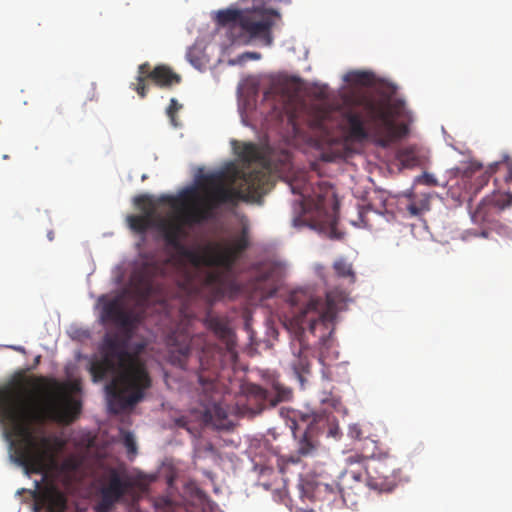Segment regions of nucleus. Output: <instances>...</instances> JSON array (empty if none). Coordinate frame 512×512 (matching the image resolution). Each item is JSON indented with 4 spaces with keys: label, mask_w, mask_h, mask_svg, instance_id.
<instances>
[{
    "label": "nucleus",
    "mask_w": 512,
    "mask_h": 512,
    "mask_svg": "<svg viewBox=\"0 0 512 512\" xmlns=\"http://www.w3.org/2000/svg\"><path fill=\"white\" fill-rule=\"evenodd\" d=\"M27 383L33 391L23 381L0 387V424L14 449L15 461L27 474L42 475L44 484L37 485L36 505L46 512H65L67 496L50 473L54 465L50 440L36 436L33 425L47 418L69 425L79 417L82 405L54 379L33 377Z\"/></svg>",
    "instance_id": "f257e3e1"
},
{
    "label": "nucleus",
    "mask_w": 512,
    "mask_h": 512,
    "mask_svg": "<svg viewBox=\"0 0 512 512\" xmlns=\"http://www.w3.org/2000/svg\"><path fill=\"white\" fill-rule=\"evenodd\" d=\"M206 199L202 204L195 203L185 209L181 221L161 219L157 228L167 246L194 268L221 267L231 270L242 253L249 247V230L243 226L236 236L207 245L203 250L189 248L183 244L186 236L183 225L203 223L213 217V210L222 204L236 205L239 201L256 200L265 192L266 175L261 171L243 174L240 181L225 183V174L213 173L204 177Z\"/></svg>",
    "instance_id": "f03ea898"
},
{
    "label": "nucleus",
    "mask_w": 512,
    "mask_h": 512,
    "mask_svg": "<svg viewBox=\"0 0 512 512\" xmlns=\"http://www.w3.org/2000/svg\"><path fill=\"white\" fill-rule=\"evenodd\" d=\"M398 104L386 93L346 97L341 106L312 105L307 112L310 128L327 143L340 140L362 142L370 136L388 147L405 137L406 124H397Z\"/></svg>",
    "instance_id": "7ed1b4c3"
},
{
    "label": "nucleus",
    "mask_w": 512,
    "mask_h": 512,
    "mask_svg": "<svg viewBox=\"0 0 512 512\" xmlns=\"http://www.w3.org/2000/svg\"><path fill=\"white\" fill-rule=\"evenodd\" d=\"M102 317L124 330L123 335H107L104 338L101 358L91 362L93 381L110 378L106 385L109 406L115 413L122 412L140 402L151 386L145 364L136 354L128 351L133 327V316L117 300L104 305Z\"/></svg>",
    "instance_id": "20e7f679"
},
{
    "label": "nucleus",
    "mask_w": 512,
    "mask_h": 512,
    "mask_svg": "<svg viewBox=\"0 0 512 512\" xmlns=\"http://www.w3.org/2000/svg\"><path fill=\"white\" fill-rule=\"evenodd\" d=\"M347 299L343 290L334 289L326 293L325 298L310 297L290 320V329L299 345L298 354L294 355L291 367L301 386L306 381L305 375L310 373L311 362L309 353V337L311 334L324 344L326 338L334 330V321Z\"/></svg>",
    "instance_id": "39448f33"
},
{
    "label": "nucleus",
    "mask_w": 512,
    "mask_h": 512,
    "mask_svg": "<svg viewBox=\"0 0 512 512\" xmlns=\"http://www.w3.org/2000/svg\"><path fill=\"white\" fill-rule=\"evenodd\" d=\"M208 328L213 331L222 345H206L201 352L193 355L191 339L188 334H181V343L171 344L170 361L184 370L190 369V361L195 358L199 362L198 380L205 390L215 387L218 371L225 362L236 363L238 353L236 350V336L230 328L228 321L220 316L208 315L206 319Z\"/></svg>",
    "instance_id": "423d86ee"
},
{
    "label": "nucleus",
    "mask_w": 512,
    "mask_h": 512,
    "mask_svg": "<svg viewBox=\"0 0 512 512\" xmlns=\"http://www.w3.org/2000/svg\"><path fill=\"white\" fill-rule=\"evenodd\" d=\"M289 186L293 194L301 197L299 201H295L300 213H313L315 219L322 223L332 220L338 209V202L331 185L319 182L313 186L301 177L291 180Z\"/></svg>",
    "instance_id": "0eeeda50"
},
{
    "label": "nucleus",
    "mask_w": 512,
    "mask_h": 512,
    "mask_svg": "<svg viewBox=\"0 0 512 512\" xmlns=\"http://www.w3.org/2000/svg\"><path fill=\"white\" fill-rule=\"evenodd\" d=\"M372 452L365 451L364 457L371 458L365 464L367 486L379 492H391L397 485L400 468L394 456L383 450L378 442H368Z\"/></svg>",
    "instance_id": "6e6552de"
},
{
    "label": "nucleus",
    "mask_w": 512,
    "mask_h": 512,
    "mask_svg": "<svg viewBox=\"0 0 512 512\" xmlns=\"http://www.w3.org/2000/svg\"><path fill=\"white\" fill-rule=\"evenodd\" d=\"M324 420L323 416L317 413H304L301 411H292L287 420V425L297 440V456L281 458L284 464H296L300 461V456L306 457L312 455L318 445L317 435L320 431V423Z\"/></svg>",
    "instance_id": "1a4fd4ad"
},
{
    "label": "nucleus",
    "mask_w": 512,
    "mask_h": 512,
    "mask_svg": "<svg viewBox=\"0 0 512 512\" xmlns=\"http://www.w3.org/2000/svg\"><path fill=\"white\" fill-rule=\"evenodd\" d=\"M163 269L162 265L153 261H145L135 268L131 275V284L142 299L148 300L161 290L159 279L163 275Z\"/></svg>",
    "instance_id": "9d476101"
},
{
    "label": "nucleus",
    "mask_w": 512,
    "mask_h": 512,
    "mask_svg": "<svg viewBox=\"0 0 512 512\" xmlns=\"http://www.w3.org/2000/svg\"><path fill=\"white\" fill-rule=\"evenodd\" d=\"M132 487L133 483L130 479L122 478L115 469H111L107 482L99 489V500L94 507L95 512H111Z\"/></svg>",
    "instance_id": "9b49d317"
},
{
    "label": "nucleus",
    "mask_w": 512,
    "mask_h": 512,
    "mask_svg": "<svg viewBox=\"0 0 512 512\" xmlns=\"http://www.w3.org/2000/svg\"><path fill=\"white\" fill-rule=\"evenodd\" d=\"M279 17V13L275 10L245 12L240 19V27L250 37L259 39L265 45H271L273 41L271 29L275 19Z\"/></svg>",
    "instance_id": "f8f14e48"
},
{
    "label": "nucleus",
    "mask_w": 512,
    "mask_h": 512,
    "mask_svg": "<svg viewBox=\"0 0 512 512\" xmlns=\"http://www.w3.org/2000/svg\"><path fill=\"white\" fill-rule=\"evenodd\" d=\"M340 489L341 501L347 507H356L365 494L367 486L366 476L352 468L346 469L337 481Z\"/></svg>",
    "instance_id": "ddd939ff"
},
{
    "label": "nucleus",
    "mask_w": 512,
    "mask_h": 512,
    "mask_svg": "<svg viewBox=\"0 0 512 512\" xmlns=\"http://www.w3.org/2000/svg\"><path fill=\"white\" fill-rule=\"evenodd\" d=\"M472 199H469V209L472 221L476 224L490 223L495 216L512 204V194H493L483 198L472 211Z\"/></svg>",
    "instance_id": "4468645a"
},
{
    "label": "nucleus",
    "mask_w": 512,
    "mask_h": 512,
    "mask_svg": "<svg viewBox=\"0 0 512 512\" xmlns=\"http://www.w3.org/2000/svg\"><path fill=\"white\" fill-rule=\"evenodd\" d=\"M253 396L248 399L251 402L253 399L259 401V407L254 414L260 413L265 407H274L277 404L289 401L292 398V390L280 382H273L271 389H264L261 386L254 385L252 387Z\"/></svg>",
    "instance_id": "2eb2a0df"
},
{
    "label": "nucleus",
    "mask_w": 512,
    "mask_h": 512,
    "mask_svg": "<svg viewBox=\"0 0 512 512\" xmlns=\"http://www.w3.org/2000/svg\"><path fill=\"white\" fill-rule=\"evenodd\" d=\"M135 204L138 205L144 213L141 215H129L126 220L132 231L138 234H145L150 228L155 226L153 204L148 195L137 196L135 198Z\"/></svg>",
    "instance_id": "dca6fc26"
},
{
    "label": "nucleus",
    "mask_w": 512,
    "mask_h": 512,
    "mask_svg": "<svg viewBox=\"0 0 512 512\" xmlns=\"http://www.w3.org/2000/svg\"><path fill=\"white\" fill-rule=\"evenodd\" d=\"M227 418L228 409L217 399L213 398L211 402L204 405L201 420L205 426L224 429L227 427Z\"/></svg>",
    "instance_id": "f3484780"
},
{
    "label": "nucleus",
    "mask_w": 512,
    "mask_h": 512,
    "mask_svg": "<svg viewBox=\"0 0 512 512\" xmlns=\"http://www.w3.org/2000/svg\"><path fill=\"white\" fill-rule=\"evenodd\" d=\"M275 272L276 269L274 267H268L259 271L255 277L253 288L259 293L261 299L272 297L276 292Z\"/></svg>",
    "instance_id": "a211bd4d"
},
{
    "label": "nucleus",
    "mask_w": 512,
    "mask_h": 512,
    "mask_svg": "<svg viewBox=\"0 0 512 512\" xmlns=\"http://www.w3.org/2000/svg\"><path fill=\"white\" fill-rule=\"evenodd\" d=\"M341 494L337 482L331 484L317 482L312 488L311 498L314 501L326 502L329 505H338L342 504Z\"/></svg>",
    "instance_id": "6ab92c4d"
},
{
    "label": "nucleus",
    "mask_w": 512,
    "mask_h": 512,
    "mask_svg": "<svg viewBox=\"0 0 512 512\" xmlns=\"http://www.w3.org/2000/svg\"><path fill=\"white\" fill-rule=\"evenodd\" d=\"M150 76L151 80L159 87H171L174 84H179L181 81V76L165 65L156 66L152 69Z\"/></svg>",
    "instance_id": "aec40b11"
},
{
    "label": "nucleus",
    "mask_w": 512,
    "mask_h": 512,
    "mask_svg": "<svg viewBox=\"0 0 512 512\" xmlns=\"http://www.w3.org/2000/svg\"><path fill=\"white\" fill-rule=\"evenodd\" d=\"M237 153L239 158L247 163L257 162L262 158L259 147L254 143H244Z\"/></svg>",
    "instance_id": "412c9836"
},
{
    "label": "nucleus",
    "mask_w": 512,
    "mask_h": 512,
    "mask_svg": "<svg viewBox=\"0 0 512 512\" xmlns=\"http://www.w3.org/2000/svg\"><path fill=\"white\" fill-rule=\"evenodd\" d=\"M245 12L237 9H223L219 10L216 14V21L220 26H226L230 23L237 22L240 25V19L244 16Z\"/></svg>",
    "instance_id": "4be33fe9"
},
{
    "label": "nucleus",
    "mask_w": 512,
    "mask_h": 512,
    "mask_svg": "<svg viewBox=\"0 0 512 512\" xmlns=\"http://www.w3.org/2000/svg\"><path fill=\"white\" fill-rule=\"evenodd\" d=\"M344 80L356 85H368L372 81V74L362 71H352L345 75Z\"/></svg>",
    "instance_id": "5701e85b"
},
{
    "label": "nucleus",
    "mask_w": 512,
    "mask_h": 512,
    "mask_svg": "<svg viewBox=\"0 0 512 512\" xmlns=\"http://www.w3.org/2000/svg\"><path fill=\"white\" fill-rule=\"evenodd\" d=\"M368 442H376L370 438H365L362 444L360 454L351 455L348 460L350 464L359 463L365 466L367 462L371 460V458L364 457L365 451L372 452V446L368 445Z\"/></svg>",
    "instance_id": "b1692460"
},
{
    "label": "nucleus",
    "mask_w": 512,
    "mask_h": 512,
    "mask_svg": "<svg viewBox=\"0 0 512 512\" xmlns=\"http://www.w3.org/2000/svg\"><path fill=\"white\" fill-rule=\"evenodd\" d=\"M333 267L338 276L350 278L351 282L355 281V274L352 270L351 264L341 259L336 261Z\"/></svg>",
    "instance_id": "393cba45"
},
{
    "label": "nucleus",
    "mask_w": 512,
    "mask_h": 512,
    "mask_svg": "<svg viewBox=\"0 0 512 512\" xmlns=\"http://www.w3.org/2000/svg\"><path fill=\"white\" fill-rule=\"evenodd\" d=\"M397 158L405 167H412L417 163V157L410 148L400 149Z\"/></svg>",
    "instance_id": "a878e982"
},
{
    "label": "nucleus",
    "mask_w": 512,
    "mask_h": 512,
    "mask_svg": "<svg viewBox=\"0 0 512 512\" xmlns=\"http://www.w3.org/2000/svg\"><path fill=\"white\" fill-rule=\"evenodd\" d=\"M429 209L428 200H422L419 203L411 202L407 205V211L411 216H418L422 214L425 210Z\"/></svg>",
    "instance_id": "bb28decb"
},
{
    "label": "nucleus",
    "mask_w": 512,
    "mask_h": 512,
    "mask_svg": "<svg viewBox=\"0 0 512 512\" xmlns=\"http://www.w3.org/2000/svg\"><path fill=\"white\" fill-rule=\"evenodd\" d=\"M481 169V165L480 164H476V163H470L468 165H466L464 168H457V173H461L463 175V177L465 178H470L472 176V174L478 170Z\"/></svg>",
    "instance_id": "cd10ccee"
},
{
    "label": "nucleus",
    "mask_w": 512,
    "mask_h": 512,
    "mask_svg": "<svg viewBox=\"0 0 512 512\" xmlns=\"http://www.w3.org/2000/svg\"><path fill=\"white\" fill-rule=\"evenodd\" d=\"M371 212V208L369 206H363L360 207L358 210V220L359 225L363 227H369V220L367 218V215Z\"/></svg>",
    "instance_id": "c85d7f7f"
},
{
    "label": "nucleus",
    "mask_w": 512,
    "mask_h": 512,
    "mask_svg": "<svg viewBox=\"0 0 512 512\" xmlns=\"http://www.w3.org/2000/svg\"><path fill=\"white\" fill-rule=\"evenodd\" d=\"M222 275L218 271H210L207 273L205 283L208 286H216L221 283Z\"/></svg>",
    "instance_id": "c756f323"
},
{
    "label": "nucleus",
    "mask_w": 512,
    "mask_h": 512,
    "mask_svg": "<svg viewBox=\"0 0 512 512\" xmlns=\"http://www.w3.org/2000/svg\"><path fill=\"white\" fill-rule=\"evenodd\" d=\"M348 435L350 438L359 440V441H361V440L364 441V439H365V437L363 436V431H362L360 425H358V424H352L349 426Z\"/></svg>",
    "instance_id": "7c9ffc66"
},
{
    "label": "nucleus",
    "mask_w": 512,
    "mask_h": 512,
    "mask_svg": "<svg viewBox=\"0 0 512 512\" xmlns=\"http://www.w3.org/2000/svg\"><path fill=\"white\" fill-rule=\"evenodd\" d=\"M123 443L129 453H132V454L136 453V449H137L136 442H135L134 436L131 433L127 432L124 435Z\"/></svg>",
    "instance_id": "2f4dec72"
},
{
    "label": "nucleus",
    "mask_w": 512,
    "mask_h": 512,
    "mask_svg": "<svg viewBox=\"0 0 512 512\" xmlns=\"http://www.w3.org/2000/svg\"><path fill=\"white\" fill-rule=\"evenodd\" d=\"M182 105H180L176 99L172 98L170 100V104L167 108V115L171 119V121L175 122V114L181 109Z\"/></svg>",
    "instance_id": "473e14b6"
},
{
    "label": "nucleus",
    "mask_w": 512,
    "mask_h": 512,
    "mask_svg": "<svg viewBox=\"0 0 512 512\" xmlns=\"http://www.w3.org/2000/svg\"><path fill=\"white\" fill-rule=\"evenodd\" d=\"M145 81L146 80H144L142 78H137V83L132 84L133 89L138 93V95L141 98L146 97V94H147V85H146Z\"/></svg>",
    "instance_id": "72a5a7b5"
},
{
    "label": "nucleus",
    "mask_w": 512,
    "mask_h": 512,
    "mask_svg": "<svg viewBox=\"0 0 512 512\" xmlns=\"http://www.w3.org/2000/svg\"><path fill=\"white\" fill-rule=\"evenodd\" d=\"M151 73H152V70H151L150 64L148 62L143 63L138 68V77L137 78H142L144 80H146V79L151 80V76H150Z\"/></svg>",
    "instance_id": "f704fd0d"
},
{
    "label": "nucleus",
    "mask_w": 512,
    "mask_h": 512,
    "mask_svg": "<svg viewBox=\"0 0 512 512\" xmlns=\"http://www.w3.org/2000/svg\"><path fill=\"white\" fill-rule=\"evenodd\" d=\"M259 58H260V54H258L256 52H245L242 55H240L238 57L237 61H235V62L241 64V63L245 62L246 60H250V59L257 60Z\"/></svg>",
    "instance_id": "c9c22d12"
},
{
    "label": "nucleus",
    "mask_w": 512,
    "mask_h": 512,
    "mask_svg": "<svg viewBox=\"0 0 512 512\" xmlns=\"http://www.w3.org/2000/svg\"><path fill=\"white\" fill-rule=\"evenodd\" d=\"M419 181L423 184L429 185V186H435L437 185V181L435 177L432 174L424 173L420 178Z\"/></svg>",
    "instance_id": "e433bc0d"
},
{
    "label": "nucleus",
    "mask_w": 512,
    "mask_h": 512,
    "mask_svg": "<svg viewBox=\"0 0 512 512\" xmlns=\"http://www.w3.org/2000/svg\"><path fill=\"white\" fill-rule=\"evenodd\" d=\"M304 297L305 294L303 292L295 291L290 295V302L293 306H297Z\"/></svg>",
    "instance_id": "4c0bfd02"
},
{
    "label": "nucleus",
    "mask_w": 512,
    "mask_h": 512,
    "mask_svg": "<svg viewBox=\"0 0 512 512\" xmlns=\"http://www.w3.org/2000/svg\"><path fill=\"white\" fill-rule=\"evenodd\" d=\"M506 170H507V173L505 175V182L506 183H510L512 182V161L510 160H507L505 161L503 164H502Z\"/></svg>",
    "instance_id": "58836bf2"
},
{
    "label": "nucleus",
    "mask_w": 512,
    "mask_h": 512,
    "mask_svg": "<svg viewBox=\"0 0 512 512\" xmlns=\"http://www.w3.org/2000/svg\"><path fill=\"white\" fill-rule=\"evenodd\" d=\"M497 233L499 235H503V236H506V237H511L512 235V229L508 226H505V225H498L497 226Z\"/></svg>",
    "instance_id": "ea45409f"
},
{
    "label": "nucleus",
    "mask_w": 512,
    "mask_h": 512,
    "mask_svg": "<svg viewBox=\"0 0 512 512\" xmlns=\"http://www.w3.org/2000/svg\"><path fill=\"white\" fill-rule=\"evenodd\" d=\"M185 196H188V197H195L196 196V191L194 189H190V190H187L185 192Z\"/></svg>",
    "instance_id": "a19ab883"
},
{
    "label": "nucleus",
    "mask_w": 512,
    "mask_h": 512,
    "mask_svg": "<svg viewBox=\"0 0 512 512\" xmlns=\"http://www.w3.org/2000/svg\"><path fill=\"white\" fill-rule=\"evenodd\" d=\"M290 122L292 123L293 126H296V120H295V115L294 114L290 115Z\"/></svg>",
    "instance_id": "79ce46f5"
},
{
    "label": "nucleus",
    "mask_w": 512,
    "mask_h": 512,
    "mask_svg": "<svg viewBox=\"0 0 512 512\" xmlns=\"http://www.w3.org/2000/svg\"><path fill=\"white\" fill-rule=\"evenodd\" d=\"M480 235H481L482 237H484V238H487V237L489 236V233H488V231L483 230V231L480 233Z\"/></svg>",
    "instance_id": "37998d69"
},
{
    "label": "nucleus",
    "mask_w": 512,
    "mask_h": 512,
    "mask_svg": "<svg viewBox=\"0 0 512 512\" xmlns=\"http://www.w3.org/2000/svg\"><path fill=\"white\" fill-rule=\"evenodd\" d=\"M13 349L16 350V351H23L24 350L22 347H16V346L13 347Z\"/></svg>",
    "instance_id": "c03bdc74"
},
{
    "label": "nucleus",
    "mask_w": 512,
    "mask_h": 512,
    "mask_svg": "<svg viewBox=\"0 0 512 512\" xmlns=\"http://www.w3.org/2000/svg\"><path fill=\"white\" fill-rule=\"evenodd\" d=\"M279 468H280V471L283 473L284 472L283 465L279 464Z\"/></svg>",
    "instance_id": "a18cd8bd"
},
{
    "label": "nucleus",
    "mask_w": 512,
    "mask_h": 512,
    "mask_svg": "<svg viewBox=\"0 0 512 512\" xmlns=\"http://www.w3.org/2000/svg\"><path fill=\"white\" fill-rule=\"evenodd\" d=\"M336 403H338V400H333L332 405H333L334 407H336Z\"/></svg>",
    "instance_id": "49530a36"
},
{
    "label": "nucleus",
    "mask_w": 512,
    "mask_h": 512,
    "mask_svg": "<svg viewBox=\"0 0 512 512\" xmlns=\"http://www.w3.org/2000/svg\"><path fill=\"white\" fill-rule=\"evenodd\" d=\"M291 0H286V2L290 3Z\"/></svg>",
    "instance_id": "de8ad7c7"
}]
</instances>
